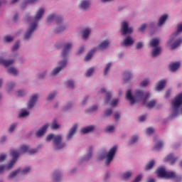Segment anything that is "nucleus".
<instances>
[{
	"mask_svg": "<svg viewBox=\"0 0 182 182\" xmlns=\"http://www.w3.org/2000/svg\"><path fill=\"white\" fill-rule=\"evenodd\" d=\"M156 173H157L158 177L166 178V180H169L170 177H173V173H171L172 171H166L164 166L158 168Z\"/></svg>",
	"mask_w": 182,
	"mask_h": 182,
	"instance_id": "7",
	"label": "nucleus"
},
{
	"mask_svg": "<svg viewBox=\"0 0 182 182\" xmlns=\"http://www.w3.org/2000/svg\"><path fill=\"white\" fill-rule=\"evenodd\" d=\"M165 161H170L171 164H174L177 161V157H174L173 154H170L165 158Z\"/></svg>",
	"mask_w": 182,
	"mask_h": 182,
	"instance_id": "17",
	"label": "nucleus"
},
{
	"mask_svg": "<svg viewBox=\"0 0 182 182\" xmlns=\"http://www.w3.org/2000/svg\"><path fill=\"white\" fill-rule=\"evenodd\" d=\"M143 96H144V93L141 90L135 91L134 97L132 95V90H128L126 94V98L130 102L131 105H134L136 102L141 100Z\"/></svg>",
	"mask_w": 182,
	"mask_h": 182,
	"instance_id": "3",
	"label": "nucleus"
},
{
	"mask_svg": "<svg viewBox=\"0 0 182 182\" xmlns=\"http://www.w3.org/2000/svg\"><path fill=\"white\" fill-rule=\"evenodd\" d=\"M55 18V14H51L47 18V22H50Z\"/></svg>",
	"mask_w": 182,
	"mask_h": 182,
	"instance_id": "55",
	"label": "nucleus"
},
{
	"mask_svg": "<svg viewBox=\"0 0 182 182\" xmlns=\"http://www.w3.org/2000/svg\"><path fill=\"white\" fill-rule=\"evenodd\" d=\"M182 106V93L178 94L172 101V108L173 109L172 116L176 117L178 114V109Z\"/></svg>",
	"mask_w": 182,
	"mask_h": 182,
	"instance_id": "6",
	"label": "nucleus"
},
{
	"mask_svg": "<svg viewBox=\"0 0 182 182\" xmlns=\"http://www.w3.org/2000/svg\"><path fill=\"white\" fill-rule=\"evenodd\" d=\"M65 30V27L63 26H60L56 29V33H60V32H62V31Z\"/></svg>",
	"mask_w": 182,
	"mask_h": 182,
	"instance_id": "56",
	"label": "nucleus"
},
{
	"mask_svg": "<svg viewBox=\"0 0 182 182\" xmlns=\"http://www.w3.org/2000/svg\"><path fill=\"white\" fill-rule=\"evenodd\" d=\"M112 113V109H107L105 110V116H110Z\"/></svg>",
	"mask_w": 182,
	"mask_h": 182,
	"instance_id": "54",
	"label": "nucleus"
},
{
	"mask_svg": "<svg viewBox=\"0 0 182 182\" xmlns=\"http://www.w3.org/2000/svg\"><path fill=\"white\" fill-rule=\"evenodd\" d=\"M117 103H119V100L115 99L111 102L110 105L114 107L117 105Z\"/></svg>",
	"mask_w": 182,
	"mask_h": 182,
	"instance_id": "53",
	"label": "nucleus"
},
{
	"mask_svg": "<svg viewBox=\"0 0 182 182\" xmlns=\"http://www.w3.org/2000/svg\"><path fill=\"white\" fill-rule=\"evenodd\" d=\"M167 18H168V16L167 14H164L162 16L160 17L159 23H158V26H161L166 21H167Z\"/></svg>",
	"mask_w": 182,
	"mask_h": 182,
	"instance_id": "25",
	"label": "nucleus"
},
{
	"mask_svg": "<svg viewBox=\"0 0 182 182\" xmlns=\"http://www.w3.org/2000/svg\"><path fill=\"white\" fill-rule=\"evenodd\" d=\"M70 49H72V43H67L63 50L62 56L64 58V59L66 58V56H68V54L70 51Z\"/></svg>",
	"mask_w": 182,
	"mask_h": 182,
	"instance_id": "11",
	"label": "nucleus"
},
{
	"mask_svg": "<svg viewBox=\"0 0 182 182\" xmlns=\"http://www.w3.org/2000/svg\"><path fill=\"white\" fill-rule=\"evenodd\" d=\"M20 171H21V169H17L16 171H14L10 173L9 176V178H12L13 177H15V176H16V174H18V173H19Z\"/></svg>",
	"mask_w": 182,
	"mask_h": 182,
	"instance_id": "40",
	"label": "nucleus"
},
{
	"mask_svg": "<svg viewBox=\"0 0 182 182\" xmlns=\"http://www.w3.org/2000/svg\"><path fill=\"white\" fill-rule=\"evenodd\" d=\"M55 96H56V92H53L52 93H50L49 95V96L48 97L47 100H53V97H55Z\"/></svg>",
	"mask_w": 182,
	"mask_h": 182,
	"instance_id": "47",
	"label": "nucleus"
},
{
	"mask_svg": "<svg viewBox=\"0 0 182 182\" xmlns=\"http://www.w3.org/2000/svg\"><path fill=\"white\" fill-rule=\"evenodd\" d=\"M110 68H112V63H109L107 64V66H106V68L104 70V75H107V73L110 70Z\"/></svg>",
	"mask_w": 182,
	"mask_h": 182,
	"instance_id": "39",
	"label": "nucleus"
},
{
	"mask_svg": "<svg viewBox=\"0 0 182 182\" xmlns=\"http://www.w3.org/2000/svg\"><path fill=\"white\" fill-rule=\"evenodd\" d=\"M5 159H6V154H1L0 155V163H2V161H4V160H5Z\"/></svg>",
	"mask_w": 182,
	"mask_h": 182,
	"instance_id": "57",
	"label": "nucleus"
},
{
	"mask_svg": "<svg viewBox=\"0 0 182 182\" xmlns=\"http://www.w3.org/2000/svg\"><path fill=\"white\" fill-rule=\"evenodd\" d=\"M181 43H182V38H178L171 45V49H176V48H177L178 46H180Z\"/></svg>",
	"mask_w": 182,
	"mask_h": 182,
	"instance_id": "26",
	"label": "nucleus"
},
{
	"mask_svg": "<svg viewBox=\"0 0 182 182\" xmlns=\"http://www.w3.org/2000/svg\"><path fill=\"white\" fill-rule=\"evenodd\" d=\"M76 130H77V124H74L73 127L70 129L69 133L67 135V140H70L72 137L76 133Z\"/></svg>",
	"mask_w": 182,
	"mask_h": 182,
	"instance_id": "12",
	"label": "nucleus"
},
{
	"mask_svg": "<svg viewBox=\"0 0 182 182\" xmlns=\"http://www.w3.org/2000/svg\"><path fill=\"white\" fill-rule=\"evenodd\" d=\"M67 63L68 61L66 60L60 61L59 62L60 66L57 67L56 68H54L53 70V72L51 73V75H53V76H55V75H57L59 72L62 70V69H63V68H65V66H66Z\"/></svg>",
	"mask_w": 182,
	"mask_h": 182,
	"instance_id": "10",
	"label": "nucleus"
},
{
	"mask_svg": "<svg viewBox=\"0 0 182 182\" xmlns=\"http://www.w3.org/2000/svg\"><path fill=\"white\" fill-rule=\"evenodd\" d=\"M129 177H132V172L130 171H127L122 175V178H124V180H127V178H129Z\"/></svg>",
	"mask_w": 182,
	"mask_h": 182,
	"instance_id": "38",
	"label": "nucleus"
},
{
	"mask_svg": "<svg viewBox=\"0 0 182 182\" xmlns=\"http://www.w3.org/2000/svg\"><path fill=\"white\" fill-rule=\"evenodd\" d=\"M164 86H166V80H161L158 82L156 90H161L162 89H164Z\"/></svg>",
	"mask_w": 182,
	"mask_h": 182,
	"instance_id": "24",
	"label": "nucleus"
},
{
	"mask_svg": "<svg viewBox=\"0 0 182 182\" xmlns=\"http://www.w3.org/2000/svg\"><path fill=\"white\" fill-rule=\"evenodd\" d=\"M90 8V1L83 0L81 1L80 4V9H82V11H87Z\"/></svg>",
	"mask_w": 182,
	"mask_h": 182,
	"instance_id": "13",
	"label": "nucleus"
},
{
	"mask_svg": "<svg viewBox=\"0 0 182 182\" xmlns=\"http://www.w3.org/2000/svg\"><path fill=\"white\" fill-rule=\"evenodd\" d=\"M172 176L169 177V180H174L175 182H181L182 181L181 176H178L176 172H171Z\"/></svg>",
	"mask_w": 182,
	"mask_h": 182,
	"instance_id": "19",
	"label": "nucleus"
},
{
	"mask_svg": "<svg viewBox=\"0 0 182 182\" xmlns=\"http://www.w3.org/2000/svg\"><path fill=\"white\" fill-rule=\"evenodd\" d=\"M89 35H90V29L86 28L82 31V38L87 39V38H89Z\"/></svg>",
	"mask_w": 182,
	"mask_h": 182,
	"instance_id": "27",
	"label": "nucleus"
},
{
	"mask_svg": "<svg viewBox=\"0 0 182 182\" xmlns=\"http://www.w3.org/2000/svg\"><path fill=\"white\" fill-rule=\"evenodd\" d=\"M160 53H161V48L160 47H155L152 50L153 58H156V56H159Z\"/></svg>",
	"mask_w": 182,
	"mask_h": 182,
	"instance_id": "22",
	"label": "nucleus"
},
{
	"mask_svg": "<svg viewBox=\"0 0 182 182\" xmlns=\"http://www.w3.org/2000/svg\"><path fill=\"white\" fill-rule=\"evenodd\" d=\"M122 31V35H127L128 33H132V32H133V29L132 28V27L129 28V23H127V21H123L122 23V28H121Z\"/></svg>",
	"mask_w": 182,
	"mask_h": 182,
	"instance_id": "9",
	"label": "nucleus"
},
{
	"mask_svg": "<svg viewBox=\"0 0 182 182\" xmlns=\"http://www.w3.org/2000/svg\"><path fill=\"white\" fill-rule=\"evenodd\" d=\"M143 48V43L139 42L136 46V49H141Z\"/></svg>",
	"mask_w": 182,
	"mask_h": 182,
	"instance_id": "60",
	"label": "nucleus"
},
{
	"mask_svg": "<svg viewBox=\"0 0 182 182\" xmlns=\"http://www.w3.org/2000/svg\"><path fill=\"white\" fill-rule=\"evenodd\" d=\"M28 115H29V112L28 111H23L18 115V117H26V116H28Z\"/></svg>",
	"mask_w": 182,
	"mask_h": 182,
	"instance_id": "49",
	"label": "nucleus"
},
{
	"mask_svg": "<svg viewBox=\"0 0 182 182\" xmlns=\"http://www.w3.org/2000/svg\"><path fill=\"white\" fill-rule=\"evenodd\" d=\"M109 45H110V42L107 40L102 41L97 48H92L85 56V60H90L92 59V56H93V53L96 52V50H105V49H107L109 48Z\"/></svg>",
	"mask_w": 182,
	"mask_h": 182,
	"instance_id": "5",
	"label": "nucleus"
},
{
	"mask_svg": "<svg viewBox=\"0 0 182 182\" xmlns=\"http://www.w3.org/2000/svg\"><path fill=\"white\" fill-rule=\"evenodd\" d=\"M92 150H93V147H90L88 155L85 158V160H89L90 157H92Z\"/></svg>",
	"mask_w": 182,
	"mask_h": 182,
	"instance_id": "46",
	"label": "nucleus"
},
{
	"mask_svg": "<svg viewBox=\"0 0 182 182\" xmlns=\"http://www.w3.org/2000/svg\"><path fill=\"white\" fill-rule=\"evenodd\" d=\"M43 14H45V9H40L37 11L36 16L34 18L35 21L30 25L28 30L25 33L24 39H29L31 36H32V33H33L35 29H36V28L38 27L37 22L38 21H39V19H41V18H42V16H43Z\"/></svg>",
	"mask_w": 182,
	"mask_h": 182,
	"instance_id": "1",
	"label": "nucleus"
},
{
	"mask_svg": "<svg viewBox=\"0 0 182 182\" xmlns=\"http://www.w3.org/2000/svg\"><path fill=\"white\" fill-rule=\"evenodd\" d=\"M137 140H139V137L137 136H133L131 141H129V144H134Z\"/></svg>",
	"mask_w": 182,
	"mask_h": 182,
	"instance_id": "43",
	"label": "nucleus"
},
{
	"mask_svg": "<svg viewBox=\"0 0 182 182\" xmlns=\"http://www.w3.org/2000/svg\"><path fill=\"white\" fill-rule=\"evenodd\" d=\"M159 43H160V40L158 38H153L151 40L149 45L151 48H156V46H159Z\"/></svg>",
	"mask_w": 182,
	"mask_h": 182,
	"instance_id": "23",
	"label": "nucleus"
},
{
	"mask_svg": "<svg viewBox=\"0 0 182 182\" xmlns=\"http://www.w3.org/2000/svg\"><path fill=\"white\" fill-rule=\"evenodd\" d=\"M48 127H49V124H46L44 126L41 127V129H39L36 134V136L37 137H41V136H43L45 134V132L48 129Z\"/></svg>",
	"mask_w": 182,
	"mask_h": 182,
	"instance_id": "14",
	"label": "nucleus"
},
{
	"mask_svg": "<svg viewBox=\"0 0 182 182\" xmlns=\"http://www.w3.org/2000/svg\"><path fill=\"white\" fill-rule=\"evenodd\" d=\"M16 127V124H13L9 128V132H13L15 130V128Z\"/></svg>",
	"mask_w": 182,
	"mask_h": 182,
	"instance_id": "62",
	"label": "nucleus"
},
{
	"mask_svg": "<svg viewBox=\"0 0 182 182\" xmlns=\"http://www.w3.org/2000/svg\"><path fill=\"white\" fill-rule=\"evenodd\" d=\"M147 25L146 23H143L140 28H139V32H143V31H144L146 28Z\"/></svg>",
	"mask_w": 182,
	"mask_h": 182,
	"instance_id": "52",
	"label": "nucleus"
},
{
	"mask_svg": "<svg viewBox=\"0 0 182 182\" xmlns=\"http://www.w3.org/2000/svg\"><path fill=\"white\" fill-rule=\"evenodd\" d=\"M146 115H142L141 117H139V122H144V120H146Z\"/></svg>",
	"mask_w": 182,
	"mask_h": 182,
	"instance_id": "64",
	"label": "nucleus"
},
{
	"mask_svg": "<svg viewBox=\"0 0 182 182\" xmlns=\"http://www.w3.org/2000/svg\"><path fill=\"white\" fill-rule=\"evenodd\" d=\"M8 73H11V75H14V76H16L18 75V70H16L14 67H10L7 70Z\"/></svg>",
	"mask_w": 182,
	"mask_h": 182,
	"instance_id": "28",
	"label": "nucleus"
},
{
	"mask_svg": "<svg viewBox=\"0 0 182 182\" xmlns=\"http://www.w3.org/2000/svg\"><path fill=\"white\" fill-rule=\"evenodd\" d=\"M93 72H95V70L93 68H90L85 73V76L89 77V76H92Z\"/></svg>",
	"mask_w": 182,
	"mask_h": 182,
	"instance_id": "42",
	"label": "nucleus"
},
{
	"mask_svg": "<svg viewBox=\"0 0 182 182\" xmlns=\"http://www.w3.org/2000/svg\"><path fill=\"white\" fill-rule=\"evenodd\" d=\"M105 132L108 133H112V132H114V126L107 127L105 129Z\"/></svg>",
	"mask_w": 182,
	"mask_h": 182,
	"instance_id": "44",
	"label": "nucleus"
},
{
	"mask_svg": "<svg viewBox=\"0 0 182 182\" xmlns=\"http://www.w3.org/2000/svg\"><path fill=\"white\" fill-rule=\"evenodd\" d=\"M14 63V60H5L2 57H0V65H4L6 68L10 66Z\"/></svg>",
	"mask_w": 182,
	"mask_h": 182,
	"instance_id": "16",
	"label": "nucleus"
},
{
	"mask_svg": "<svg viewBox=\"0 0 182 182\" xmlns=\"http://www.w3.org/2000/svg\"><path fill=\"white\" fill-rule=\"evenodd\" d=\"M94 129L95 127L93 126L87 127L81 129V133L82 134H86L87 133H90V132H93Z\"/></svg>",
	"mask_w": 182,
	"mask_h": 182,
	"instance_id": "21",
	"label": "nucleus"
},
{
	"mask_svg": "<svg viewBox=\"0 0 182 182\" xmlns=\"http://www.w3.org/2000/svg\"><path fill=\"white\" fill-rule=\"evenodd\" d=\"M111 97H112V92H106L105 103H109V101L110 100Z\"/></svg>",
	"mask_w": 182,
	"mask_h": 182,
	"instance_id": "33",
	"label": "nucleus"
},
{
	"mask_svg": "<svg viewBox=\"0 0 182 182\" xmlns=\"http://www.w3.org/2000/svg\"><path fill=\"white\" fill-rule=\"evenodd\" d=\"M4 40L6 41V42H12V41H14V37L11 36H6L4 37Z\"/></svg>",
	"mask_w": 182,
	"mask_h": 182,
	"instance_id": "45",
	"label": "nucleus"
},
{
	"mask_svg": "<svg viewBox=\"0 0 182 182\" xmlns=\"http://www.w3.org/2000/svg\"><path fill=\"white\" fill-rule=\"evenodd\" d=\"M134 43V41H133V38L130 36L127 37V38L124 41L123 43H122V45H124L125 46H130Z\"/></svg>",
	"mask_w": 182,
	"mask_h": 182,
	"instance_id": "20",
	"label": "nucleus"
},
{
	"mask_svg": "<svg viewBox=\"0 0 182 182\" xmlns=\"http://www.w3.org/2000/svg\"><path fill=\"white\" fill-rule=\"evenodd\" d=\"M50 127L53 130H56L59 129V124H58V121H56V119H54L53 121V122L51 123Z\"/></svg>",
	"mask_w": 182,
	"mask_h": 182,
	"instance_id": "30",
	"label": "nucleus"
},
{
	"mask_svg": "<svg viewBox=\"0 0 182 182\" xmlns=\"http://www.w3.org/2000/svg\"><path fill=\"white\" fill-rule=\"evenodd\" d=\"M180 68V62L171 63L169 65L171 72H176Z\"/></svg>",
	"mask_w": 182,
	"mask_h": 182,
	"instance_id": "18",
	"label": "nucleus"
},
{
	"mask_svg": "<svg viewBox=\"0 0 182 182\" xmlns=\"http://www.w3.org/2000/svg\"><path fill=\"white\" fill-rule=\"evenodd\" d=\"M153 133H154V129H153L152 127H149L146 129V134H153Z\"/></svg>",
	"mask_w": 182,
	"mask_h": 182,
	"instance_id": "50",
	"label": "nucleus"
},
{
	"mask_svg": "<svg viewBox=\"0 0 182 182\" xmlns=\"http://www.w3.org/2000/svg\"><path fill=\"white\" fill-rule=\"evenodd\" d=\"M132 78V73L130 72L126 71L124 73V82H127V80H129V79Z\"/></svg>",
	"mask_w": 182,
	"mask_h": 182,
	"instance_id": "29",
	"label": "nucleus"
},
{
	"mask_svg": "<svg viewBox=\"0 0 182 182\" xmlns=\"http://www.w3.org/2000/svg\"><path fill=\"white\" fill-rule=\"evenodd\" d=\"M156 106V101L155 100H151L146 104V107L149 109H151V107H154Z\"/></svg>",
	"mask_w": 182,
	"mask_h": 182,
	"instance_id": "35",
	"label": "nucleus"
},
{
	"mask_svg": "<svg viewBox=\"0 0 182 182\" xmlns=\"http://www.w3.org/2000/svg\"><path fill=\"white\" fill-rule=\"evenodd\" d=\"M10 154L13 159L7 166L0 165V174L4 173V170H10V168H12V167H14V164L16 163V161L19 157V151L15 149L11 150Z\"/></svg>",
	"mask_w": 182,
	"mask_h": 182,
	"instance_id": "4",
	"label": "nucleus"
},
{
	"mask_svg": "<svg viewBox=\"0 0 182 182\" xmlns=\"http://www.w3.org/2000/svg\"><path fill=\"white\" fill-rule=\"evenodd\" d=\"M53 177H54V181H59V180L60 179V173L55 172L53 173Z\"/></svg>",
	"mask_w": 182,
	"mask_h": 182,
	"instance_id": "37",
	"label": "nucleus"
},
{
	"mask_svg": "<svg viewBox=\"0 0 182 182\" xmlns=\"http://www.w3.org/2000/svg\"><path fill=\"white\" fill-rule=\"evenodd\" d=\"M52 139L53 146L58 150H60V149H63L66 146L65 143H62V135L55 136L53 134H48L46 137V141H50Z\"/></svg>",
	"mask_w": 182,
	"mask_h": 182,
	"instance_id": "2",
	"label": "nucleus"
},
{
	"mask_svg": "<svg viewBox=\"0 0 182 182\" xmlns=\"http://www.w3.org/2000/svg\"><path fill=\"white\" fill-rule=\"evenodd\" d=\"M154 166V161H149L145 167V170H151Z\"/></svg>",
	"mask_w": 182,
	"mask_h": 182,
	"instance_id": "32",
	"label": "nucleus"
},
{
	"mask_svg": "<svg viewBox=\"0 0 182 182\" xmlns=\"http://www.w3.org/2000/svg\"><path fill=\"white\" fill-rule=\"evenodd\" d=\"M66 86L70 89H73V87H75V83L72 80H68L66 82Z\"/></svg>",
	"mask_w": 182,
	"mask_h": 182,
	"instance_id": "36",
	"label": "nucleus"
},
{
	"mask_svg": "<svg viewBox=\"0 0 182 182\" xmlns=\"http://www.w3.org/2000/svg\"><path fill=\"white\" fill-rule=\"evenodd\" d=\"M180 32H182V23L178 25V29L176 32L173 34L172 36H173V38H176L178 35V33H180Z\"/></svg>",
	"mask_w": 182,
	"mask_h": 182,
	"instance_id": "31",
	"label": "nucleus"
},
{
	"mask_svg": "<svg viewBox=\"0 0 182 182\" xmlns=\"http://www.w3.org/2000/svg\"><path fill=\"white\" fill-rule=\"evenodd\" d=\"M29 150L28 146L23 145L20 147V153H26Z\"/></svg>",
	"mask_w": 182,
	"mask_h": 182,
	"instance_id": "34",
	"label": "nucleus"
},
{
	"mask_svg": "<svg viewBox=\"0 0 182 182\" xmlns=\"http://www.w3.org/2000/svg\"><path fill=\"white\" fill-rule=\"evenodd\" d=\"M117 150V146H114L112 148L109 149V152L107 154V159H106L107 166H109L112 162V161L113 160V158L116 154Z\"/></svg>",
	"mask_w": 182,
	"mask_h": 182,
	"instance_id": "8",
	"label": "nucleus"
},
{
	"mask_svg": "<svg viewBox=\"0 0 182 182\" xmlns=\"http://www.w3.org/2000/svg\"><path fill=\"white\" fill-rule=\"evenodd\" d=\"M36 102H38V95L36 94L31 97L28 102V109H32V107L35 106V103H36Z\"/></svg>",
	"mask_w": 182,
	"mask_h": 182,
	"instance_id": "15",
	"label": "nucleus"
},
{
	"mask_svg": "<svg viewBox=\"0 0 182 182\" xmlns=\"http://www.w3.org/2000/svg\"><path fill=\"white\" fill-rule=\"evenodd\" d=\"M149 85V80H144V81H142L141 82V86L142 87H145V86L148 85Z\"/></svg>",
	"mask_w": 182,
	"mask_h": 182,
	"instance_id": "51",
	"label": "nucleus"
},
{
	"mask_svg": "<svg viewBox=\"0 0 182 182\" xmlns=\"http://www.w3.org/2000/svg\"><path fill=\"white\" fill-rule=\"evenodd\" d=\"M23 95H25V91L23 90L17 91V93H16L17 96H23Z\"/></svg>",
	"mask_w": 182,
	"mask_h": 182,
	"instance_id": "59",
	"label": "nucleus"
},
{
	"mask_svg": "<svg viewBox=\"0 0 182 182\" xmlns=\"http://www.w3.org/2000/svg\"><path fill=\"white\" fill-rule=\"evenodd\" d=\"M31 171V166L26 167L21 171V174H28Z\"/></svg>",
	"mask_w": 182,
	"mask_h": 182,
	"instance_id": "48",
	"label": "nucleus"
},
{
	"mask_svg": "<svg viewBox=\"0 0 182 182\" xmlns=\"http://www.w3.org/2000/svg\"><path fill=\"white\" fill-rule=\"evenodd\" d=\"M149 97H150V94L149 92H147L146 95H145V97L144 98V101H143V103H146V102H147V99H149Z\"/></svg>",
	"mask_w": 182,
	"mask_h": 182,
	"instance_id": "58",
	"label": "nucleus"
},
{
	"mask_svg": "<svg viewBox=\"0 0 182 182\" xmlns=\"http://www.w3.org/2000/svg\"><path fill=\"white\" fill-rule=\"evenodd\" d=\"M19 48V42L16 43V44L13 46L12 50H16Z\"/></svg>",
	"mask_w": 182,
	"mask_h": 182,
	"instance_id": "61",
	"label": "nucleus"
},
{
	"mask_svg": "<svg viewBox=\"0 0 182 182\" xmlns=\"http://www.w3.org/2000/svg\"><path fill=\"white\" fill-rule=\"evenodd\" d=\"M140 180H141V175H138L134 180V182H139Z\"/></svg>",
	"mask_w": 182,
	"mask_h": 182,
	"instance_id": "63",
	"label": "nucleus"
},
{
	"mask_svg": "<svg viewBox=\"0 0 182 182\" xmlns=\"http://www.w3.org/2000/svg\"><path fill=\"white\" fill-rule=\"evenodd\" d=\"M163 147V143L161 141H159L158 143L156 144L154 149L155 150H160Z\"/></svg>",
	"mask_w": 182,
	"mask_h": 182,
	"instance_id": "41",
	"label": "nucleus"
}]
</instances>
